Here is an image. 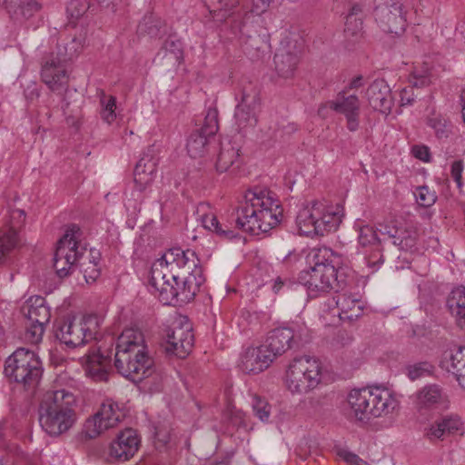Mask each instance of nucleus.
Returning a JSON list of instances; mask_svg holds the SVG:
<instances>
[{
  "label": "nucleus",
  "instance_id": "obj_22",
  "mask_svg": "<svg viewBox=\"0 0 465 465\" xmlns=\"http://www.w3.org/2000/svg\"><path fill=\"white\" fill-rule=\"evenodd\" d=\"M354 228L358 232V242L365 248L371 247L373 253L367 258V263L370 267L376 270L380 264L383 262V256L381 251V240L372 226L363 224L362 222L357 221Z\"/></svg>",
  "mask_w": 465,
  "mask_h": 465
},
{
  "label": "nucleus",
  "instance_id": "obj_39",
  "mask_svg": "<svg viewBox=\"0 0 465 465\" xmlns=\"http://www.w3.org/2000/svg\"><path fill=\"white\" fill-rule=\"evenodd\" d=\"M40 4L36 0H21L10 3L5 8L10 15L15 20H27L39 12Z\"/></svg>",
  "mask_w": 465,
  "mask_h": 465
},
{
  "label": "nucleus",
  "instance_id": "obj_51",
  "mask_svg": "<svg viewBox=\"0 0 465 465\" xmlns=\"http://www.w3.org/2000/svg\"><path fill=\"white\" fill-rule=\"evenodd\" d=\"M90 7L87 0H71L66 7L67 14L72 18H79L82 16Z\"/></svg>",
  "mask_w": 465,
  "mask_h": 465
},
{
  "label": "nucleus",
  "instance_id": "obj_37",
  "mask_svg": "<svg viewBox=\"0 0 465 465\" xmlns=\"http://www.w3.org/2000/svg\"><path fill=\"white\" fill-rule=\"evenodd\" d=\"M361 11L360 5H354L346 16L344 35L346 40L352 45L360 41L363 35L362 20L357 17V15L361 13Z\"/></svg>",
  "mask_w": 465,
  "mask_h": 465
},
{
  "label": "nucleus",
  "instance_id": "obj_12",
  "mask_svg": "<svg viewBox=\"0 0 465 465\" xmlns=\"http://www.w3.org/2000/svg\"><path fill=\"white\" fill-rule=\"evenodd\" d=\"M124 417V408L112 399H106L99 410L85 420L83 431L88 439H94L104 431L116 427Z\"/></svg>",
  "mask_w": 465,
  "mask_h": 465
},
{
  "label": "nucleus",
  "instance_id": "obj_56",
  "mask_svg": "<svg viewBox=\"0 0 465 465\" xmlns=\"http://www.w3.org/2000/svg\"><path fill=\"white\" fill-rule=\"evenodd\" d=\"M164 56L168 54L173 55L175 60H178L182 56V45L179 40L167 39L163 46Z\"/></svg>",
  "mask_w": 465,
  "mask_h": 465
},
{
  "label": "nucleus",
  "instance_id": "obj_41",
  "mask_svg": "<svg viewBox=\"0 0 465 465\" xmlns=\"http://www.w3.org/2000/svg\"><path fill=\"white\" fill-rule=\"evenodd\" d=\"M210 136L205 135L204 134L194 131L193 132L188 139L186 143V149L189 155L192 158H198L204 155L207 148V144L209 143Z\"/></svg>",
  "mask_w": 465,
  "mask_h": 465
},
{
  "label": "nucleus",
  "instance_id": "obj_27",
  "mask_svg": "<svg viewBox=\"0 0 465 465\" xmlns=\"http://www.w3.org/2000/svg\"><path fill=\"white\" fill-rule=\"evenodd\" d=\"M432 82V74L428 64H423L414 66L410 74V86L401 91V102L402 105H410L415 100L413 88H422L430 85Z\"/></svg>",
  "mask_w": 465,
  "mask_h": 465
},
{
  "label": "nucleus",
  "instance_id": "obj_21",
  "mask_svg": "<svg viewBox=\"0 0 465 465\" xmlns=\"http://www.w3.org/2000/svg\"><path fill=\"white\" fill-rule=\"evenodd\" d=\"M415 408L420 415H426L430 411L448 407V398L442 389L437 384H429L416 392Z\"/></svg>",
  "mask_w": 465,
  "mask_h": 465
},
{
  "label": "nucleus",
  "instance_id": "obj_35",
  "mask_svg": "<svg viewBox=\"0 0 465 465\" xmlns=\"http://www.w3.org/2000/svg\"><path fill=\"white\" fill-rule=\"evenodd\" d=\"M447 307L456 323L465 327V287H458L451 291L447 299Z\"/></svg>",
  "mask_w": 465,
  "mask_h": 465
},
{
  "label": "nucleus",
  "instance_id": "obj_23",
  "mask_svg": "<svg viewBox=\"0 0 465 465\" xmlns=\"http://www.w3.org/2000/svg\"><path fill=\"white\" fill-rule=\"evenodd\" d=\"M273 359L262 344L245 350L240 359L239 367L248 374H257L266 370Z\"/></svg>",
  "mask_w": 465,
  "mask_h": 465
},
{
  "label": "nucleus",
  "instance_id": "obj_48",
  "mask_svg": "<svg viewBox=\"0 0 465 465\" xmlns=\"http://www.w3.org/2000/svg\"><path fill=\"white\" fill-rule=\"evenodd\" d=\"M25 220V213L21 209H15L10 212L9 220L7 222L8 228L4 233H11L14 232L15 237L19 239L18 229L23 226Z\"/></svg>",
  "mask_w": 465,
  "mask_h": 465
},
{
  "label": "nucleus",
  "instance_id": "obj_64",
  "mask_svg": "<svg viewBox=\"0 0 465 465\" xmlns=\"http://www.w3.org/2000/svg\"><path fill=\"white\" fill-rule=\"evenodd\" d=\"M292 282L289 279H282L281 277H277L272 284V291L275 293H278L281 292L284 287L290 288L292 286Z\"/></svg>",
  "mask_w": 465,
  "mask_h": 465
},
{
  "label": "nucleus",
  "instance_id": "obj_5",
  "mask_svg": "<svg viewBox=\"0 0 465 465\" xmlns=\"http://www.w3.org/2000/svg\"><path fill=\"white\" fill-rule=\"evenodd\" d=\"M38 412L43 430L51 437H60L72 430L78 420L76 397L64 389L47 391Z\"/></svg>",
  "mask_w": 465,
  "mask_h": 465
},
{
  "label": "nucleus",
  "instance_id": "obj_55",
  "mask_svg": "<svg viewBox=\"0 0 465 465\" xmlns=\"http://www.w3.org/2000/svg\"><path fill=\"white\" fill-rule=\"evenodd\" d=\"M417 203L423 207L431 206L436 201V195L430 192L427 186L418 188L416 193Z\"/></svg>",
  "mask_w": 465,
  "mask_h": 465
},
{
  "label": "nucleus",
  "instance_id": "obj_29",
  "mask_svg": "<svg viewBox=\"0 0 465 465\" xmlns=\"http://www.w3.org/2000/svg\"><path fill=\"white\" fill-rule=\"evenodd\" d=\"M293 331L290 328H276L268 333L265 341L262 343L273 360L284 353L292 347Z\"/></svg>",
  "mask_w": 465,
  "mask_h": 465
},
{
  "label": "nucleus",
  "instance_id": "obj_40",
  "mask_svg": "<svg viewBox=\"0 0 465 465\" xmlns=\"http://www.w3.org/2000/svg\"><path fill=\"white\" fill-rule=\"evenodd\" d=\"M137 30L141 35H148L152 38H160L166 34V25L160 17L150 14L143 16Z\"/></svg>",
  "mask_w": 465,
  "mask_h": 465
},
{
  "label": "nucleus",
  "instance_id": "obj_57",
  "mask_svg": "<svg viewBox=\"0 0 465 465\" xmlns=\"http://www.w3.org/2000/svg\"><path fill=\"white\" fill-rule=\"evenodd\" d=\"M337 455L349 465H368V463L361 459L357 454L346 449H339L337 450Z\"/></svg>",
  "mask_w": 465,
  "mask_h": 465
},
{
  "label": "nucleus",
  "instance_id": "obj_61",
  "mask_svg": "<svg viewBox=\"0 0 465 465\" xmlns=\"http://www.w3.org/2000/svg\"><path fill=\"white\" fill-rule=\"evenodd\" d=\"M353 340L354 338L352 334L346 330L339 331L335 337L336 343L341 347L350 345L353 341Z\"/></svg>",
  "mask_w": 465,
  "mask_h": 465
},
{
  "label": "nucleus",
  "instance_id": "obj_17",
  "mask_svg": "<svg viewBox=\"0 0 465 465\" xmlns=\"http://www.w3.org/2000/svg\"><path fill=\"white\" fill-rule=\"evenodd\" d=\"M376 19L384 31L400 35L404 32L406 19L402 14L401 0H385L375 10Z\"/></svg>",
  "mask_w": 465,
  "mask_h": 465
},
{
  "label": "nucleus",
  "instance_id": "obj_62",
  "mask_svg": "<svg viewBox=\"0 0 465 465\" xmlns=\"http://www.w3.org/2000/svg\"><path fill=\"white\" fill-rule=\"evenodd\" d=\"M271 0H253L251 5V13L261 15L269 6Z\"/></svg>",
  "mask_w": 465,
  "mask_h": 465
},
{
  "label": "nucleus",
  "instance_id": "obj_25",
  "mask_svg": "<svg viewBox=\"0 0 465 465\" xmlns=\"http://www.w3.org/2000/svg\"><path fill=\"white\" fill-rule=\"evenodd\" d=\"M369 104L381 114H390L393 101L389 84L383 79L374 80L366 91Z\"/></svg>",
  "mask_w": 465,
  "mask_h": 465
},
{
  "label": "nucleus",
  "instance_id": "obj_8",
  "mask_svg": "<svg viewBox=\"0 0 465 465\" xmlns=\"http://www.w3.org/2000/svg\"><path fill=\"white\" fill-rule=\"evenodd\" d=\"M4 372L10 381L34 388L43 373L42 362L34 351L18 348L6 359Z\"/></svg>",
  "mask_w": 465,
  "mask_h": 465
},
{
  "label": "nucleus",
  "instance_id": "obj_4",
  "mask_svg": "<svg viewBox=\"0 0 465 465\" xmlns=\"http://www.w3.org/2000/svg\"><path fill=\"white\" fill-rule=\"evenodd\" d=\"M311 264L299 274V282L304 285L310 296L315 297L331 290L342 289L346 285L343 269L337 268L339 257L329 248L312 249L306 256Z\"/></svg>",
  "mask_w": 465,
  "mask_h": 465
},
{
  "label": "nucleus",
  "instance_id": "obj_11",
  "mask_svg": "<svg viewBox=\"0 0 465 465\" xmlns=\"http://www.w3.org/2000/svg\"><path fill=\"white\" fill-rule=\"evenodd\" d=\"M97 327L95 316L67 318L56 327L55 336L67 347L75 348L94 339Z\"/></svg>",
  "mask_w": 465,
  "mask_h": 465
},
{
  "label": "nucleus",
  "instance_id": "obj_30",
  "mask_svg": "<svg viewBox=\"0 0 465 465\" xmlns=\"http://www.w3.org/2000/svg\"><path fill=\"white\" fill-rule=\"evenodd\" d=\"M338 309V315L341 321L352 322L361 316L364 302L356 295L340 293L333 298Z\"/></svg>",
  "mask_w": 465,
  "mask_h": 465
},
{
  "label": "nucleus",
  "instance_id": "obj_63",
  "mask_svg": "<svg viewBox=\"0 0 465 465\" xmlns=\"http://www.w3.org/2000/svg\"><path fill=\"white\" fill-rule=\"evenodd\" d=\"M412 153L414 156L423 162L430 161V151L427 146L424 145H415L412 148Z\"/></svg>",
  "mask_w": 465,
  "mask_h": 465
},
{
  "label": "nucleus",
  "instance_id": "obj_31",
  "mask_svg": "<svg viewBox=\"0 0 465 465\" xmlns=\"http://www.w3.org/2000/svg\"><path fill=\"white\" fill-rule=\"evenodd\" d=\"M209 209V204L204 203H200L197 207V213L203 226L220 237L225 239L235 238L237 232L228 224L221 223L213 213L208 212Z\"/></svg>",
  "mask_w": 465,
  "mask_h": 465
},
{
  "label": "nucleus",
  "instance_id": "obj_19",
  "mask_svg": "<svg viewBox=\"0 0 465 465\" xmlns=\"http://www.w3.org/2000/svg\"><path fill=\"white\" fill-rule=\"evenodd\" d=\"M462 433L463 423L457 414L440 416L424 429V437L433 443Z\"/></svg>",
  "mask_w": 465,
  "mask_h": 465
},
{
  "label": "nucleus",
  "instance_id": "obj_2",
  "mask_svg": "<svg viewBox=\"0 0 465 465\" xmlns=\"http://www.w3.org/2000/svg\"><path fill=\"white\" fill-rule=\"evenodd\" d=\"M245 203L237 210L236 226L254 235L267 232L277 226L282 217V209L275 194L255 187L245 193Z\"/></svg>",
  "mask_w": 465,
  "mask_h": 465
},
{
  "label": "nucleus",
  "instance_id": "obj_1",
  "mask_svg": "<svg viewBox=\"0 0 465 465\" xmlns=\"http://www.w3.org/2000/svg\"><path fill=\"white\" fill-rule=\"evenodd\" d=\"M204 282L200 261L191 250L170 249L151 266L150 287L166 305L191 302Z\"/></svg>",
  "mask_w": 465,
  "mask_h": 465
},
{
  "label": "nucleus",
  "instance_id": "obj_3",
  "mask_svg": "<svg viewBox=\"0 0 465 465\" xmlns=\"http://www.w3.org/2000/svg\"><path fill=\"white\" fill-rule=\"evenodd\" d=\"M114 366L118 372L133 382H139L153 372V361L148 355L143 334L127 328L118 337Z\"/></svg>",
  "mask_w": 465,
  "mask_h": 465
},
{
  "label": "nucleus",
  "instance_id": "obj_60",
  "mask_svg": "<svg viewBox=\"0 0 465 465\" xmlns=\"http://www.w3.org/2000/svg\"><path fill=\"white\" fill-rule=\"evenodd\" d=\"M78 245L79 250L84 253L83 255L84 258L82 259L83 261H84L85 259L87 262L97 263V265H99L100 252L94 249H90L87 252L86 249L81 244V238L78 241Z\"/></svg>",
  "mask_w": 465,
  "mask_h": 465
},
{
  "label": "nucleus",
  "instance_id": "obj_20",
  "mask_svg": "<svg viewBox=\"0 0 465 465\" xmlns=\"http://www.w3.org/2000/svg\"><path fill=\"white\" fill-rule=\"evenodd\" d=\"M331 109L346 118V126L355 132L360 126L361 103L357 95H346V91L339 93L335 100L329 102Z\"/></svg>",
  "mask_w": 465,
  "mask_h": 465
},
{
  "label": "nucleus",
  "instance_id": "obj_53",
  "mask_svg": "<svg viewBox=\"0 0 465 465\" xmlns=\"http://www.w3.org/2000/svg\"><path fill=\"white\" fill-rule=\"evenodd\" d=\"M400 223L396 220H389L384 223H379L378 231L381 235L387 236L388 239H391L392 242L398 233Z\"/></svg>",
  "mask_w": 465,
  "mask_h": 465
},
{
  "label": "nucleus",
  "instance_id": "obj_7",
  "mask_svg": "<svg viewBox=\"0 0 465 465\" xmlns=\"http://www.w3.org/2000/svg\"><path fill=\"white\" fill-rule=\"evenodd\" d=\"M320 361L310 356L294 358L285 371V385L292 394H304L314 390L322 381Z\"/></svg>",
  "mask_w": 465,
  "mask_h": 465
},
{
  "label": "nucleus",
  "instance_id": "obj_10",
  "mask_svg": "<svg viewBox=\"0 0 465 465\" xmlns=\"http://www.w3.org/2000/svg\"><path fill=\"white\" fill-rule=\"evenodd\" d=\"M82 232L76 224L70 225L64 236L59 240L54 257V267L59 277H65L70 271L77 266V262L84 257L79 250L78 241Z\"/></svg>",
  "mask_w": 465,
  "mask_h": 465
},
{
  "label": "nucleus",
  "instance_id": "obj_15",
  "mask_svg": "<svg viewBox=\"0 0 465 465\" xmlns=\"http://www.w3.org/2000/svg\"><path fill=\"white\" fill-rule=\"evenodd\" d=\"M216 22H223L232 15V25H236L251 15V6L246 0H203Z\"/></svg>",
  "mask_w": 465,
  "mask_h": 465
},
{
  "label": "nucleus",
  "instance_id": "obj_32",
  "mask_svg": "<svg viewBox=\"0 0 465 465\" xmlns=\"http://www.w3.org/2000/svg\"><path fill=\"white\" fill-rule=\"evenodd\" d=\"M321 209L317 208V202L302 208L296 216V224L300 232L305 235L318 234V219Z\"/></svg>",
  "mask_w": 465,
  "mask_h": 465
},
{
  "label": "nucleus",
  "instance_id": "obj_47",
  "mask_svg": "<svg viewBox=\"0 0 465 465\" xmlns=\"http://www.w3.org/2000/svg\"><path fill=\"white\" fill-rule=\"evenodd\" d=\"M254 415L262 421H268L271 415V405L262 398L254 395L252 401Z\"/></svg>",
  "mask_w": 465,
  "mask_h": 465
},
{
  "label": "nucleus",
  "instance_id": "obj_49",
  "mask_svg": "<svg viewBox=\"0 0 465 465\" xmlns=\"http://www.w3.org/2000/svg\"><path fill=\"white\" fill-rule=\"evenodd\" d=\"M77 266L84 273L86 282H94L100 276V267L97 263L87 262L85 260L78 261Z\"/></svg>",
  "mask_w": 465,
  "mask_h": 465
},
{
  "label": "nucleus",
  "instance_id": "obj_24",
  "mask_svg": "<svg viewBox=\"0 0 465 465\" xmlns=\"http://www.w3.org/2000/svg\"><path fill=\"white\" fill-rule=\"evenodd\" d=\"M140 440L137 432L129 428L121 431L110 446V455L120 461L128 460L138 450Z\"/></svg>",
  "mask_w": 465,
  "mask_h": 465
},
{
  "label": "nucleus",
  "instance_id": "obj_36",
  "mask_svg": "<svg viewBox=\"0 0 465 465\" xmlns=\"http://www.w3.org/2000/svg\"><path fill=\"white\" fill-rule=\"evenodd\" d=\"M85 42V34L75 35L62 45H58L54 55L64 64L76 58L83 50Z\"/></svg>",
  "mask_w": 465,
  "mask_h": 465
},
{
  "label": "nucleus",
  "instance_id": "obj_9",
  "mask_svg": "<svg viewBox=\"0 0 465 465\" xmlns=\"http://www.w3.org/2000/svg\"><path fill=\"white\" fill-rule=\"evenodd\" d=\"M235 100L233 117L237 128L239 131L253 128L262 107L258 87L251 82L242 84L235 93Z\"/></svg>",
  "mask_w": 465,
  "mask_h": 465
},
{
  "label": "nucleus",
  "instance_id": "obj_26",
  "mask_svg": "<svg viewBox=\"0 0 465 465\" xmlns=\"http://www.w3.org/2000/svg\"><path fill=\"white\" fill-rule=\"evenodd\" d=\"M259 15L251 14L245 19L236 25H232V34L239 38L241 43L245 46L246 50H260L262 41L257 33L255 19Z\"/></svg>",
  "mask_w": 465,
  "mask_h": 465
},
{
  "label": "nucleus",
  "instance_id": "obj_44",
  "mask_svg": "<svg viewBox=\"0 0 465 465\" xmlns=\"http://www.w3.org/2000/svg\"><path fill=\"white\" fill-rule=\"evenodd\" d=\"M417 233L414 230L400 225L393 244L398 246L401 250H409L415 245Z\"/></svg>",
  "mask_w": 465,
  "mask_h": 465
},
{
  "label": "nucleus",
  "instance_id": "obj_45",
  "mask_svg": "<svg viewBox=\"0 0 465 465\" xmlns=\"http://www.w3.org/2000/svg\"><path fill=\"white\" fill-rule=\"evenodd\" d=\"M218 129V111L214 108H209L206 112L203 124L198 131L212 137L217 133Z\"/></svg>",
  "mask_w": 465,
  "mask_h": 465
},
{
  "label": "nucleus",
  "instance_id": "obj_50",
  "mask_svg": "<svg viewBox=\"0 0 465 465\" xmlns=\"http://www.w3.org/2000/svg\"><path fill=\"white\" fill-rule=\"evenodd\" d=\"M431 368L432 366L429 362H418L407 367V374L411 381H415L430 373Z\"/></svg>",
  "mask_w": 465,
  "mask_h": 465
},
{
  "label": "nucleus",
  "instance_id": "obj_33",
  "mask_svg": "<svg viewBox=\"0 0 465 465\" xmlns=\"http://www.w3.org/2000/svg\"><path fill=\"white\" fill-rule=\"evenodd\" d=\"M441 364L460 382V376L465 371V346L454 347L446 351Z\"/></svg>",
  "mask_w": 465,
  "mask_h": 465
},
{
  "label": "nucleus",
  "instance_id": "obj_54",
  "mask_svg": "<svg viewBox=\"0 0 465 465\" xmlns=\"http://www.w3.org/2000/svg\"><path fill=\"white\" fill-rule=\"evenodd\" d=\"M45 325V324H36V322H30V324L26 327L25 339L31 343H38L43 338Z\"/></svg>",
  "mask_w": 465,
  "mask_h": 465
},
{
  "label": "nucleus",
  "instance_id": "obj_46",
  "mask_svg": "<svg viewBox=\"0 0 465 465\" xmlns=\"http://www.w3.org/2000/svg\"><path fill=\"white\" fill-rule=\"evenodd\" d=\"M101 116L108 124H111L116 117V99L114 96H106L103 94L101 100Z\"/></svg>",
  "mask_w": 465,
  "mask_h": 465
},
{
  "label": "nucleus",
  "instance_id": "obj_16",
  "mask_svg": "<svg viewBox=\"0 0 465 465\" xmlns=\"http://www.w3.org/2000/svg\"><path fill=\"white\" fill-rule=\"evenodd\" d=\"M160 150L156 145L149 146L134 168V183L140 192H144L154 181L160 162Z\"/></svg>",
  "mask_w": 465,
  "mask_h": 465
},
{
  "label": "nucleus",
  "instance_id": "obj_38",
  "mask_svg": "<svg viewBox=\"0 0 465 465\" xmlns=\"http://www.w3.org/2000/svg\"><path fill=\"white\" fill-rule=\"evenodd\" d=\"M317 208L321 209L316 227L318 228V234L323 235L324 233L335 231L341 223V216L338 213L321 202H317Z\"/></svg>",
  "mask_w": 465,
  "mask_h": 465
},
{
  "label": "nucleus",
  "instance_id": "obj_34",
  "mask_svg": "<svg viewBox=\"0 0 465 465\" xmlns=\"http://www.w3.org/2000/svg\"><path fill=\"white\" fill-rule=\"evenodd\" d=\"M25 314L29 322L36 324H46L51 317L50 309L42 296L31 297L28 300Z\"/></svg>",
  "mask_w": 465,
  "mask_h": 465
},
{
  "label": "nucleus",
  "instance_id": "obj_28",
  "mask_svg": "<svg viewBox=\"0 0 465 465\" xmlns=\"http://www.w3.org/2000/svg\"><path fill=\"white\" fill-rule=\"evenodd\" d=\"M111 359L103 355L99 350H92L86 355L84 363L85 373L95 381H107Z\"/></svg>",
  "mask_w": 465,
  "mask_h": 465
},
{
  "label": "nucleus",
  "instance_id": "obj_58",
  "mask_svg": "<svg viewBox=\"0 0 465 465\" xmlns=\"http://www.w3.org/2000/svg\"><path fill=\"white\" fill-rule=\"evenodd\" d=\"M230 424L233 428H236L237 430H243L246 431L249 427L248 423L246 422V418H245L244 413L240 411H237L232 414V416L230 418Z\"/></svg>",
  "mask_w": 465,
  "mask_h": 465
},
{
  "label": "nucleus",
  "instance_id": "obj_18",
  "mask_svg": "<svg viewBox=\"0 0 465 465\" xmlns=\"http://www.w3.org/2000/svg\"><path fill=\"white\" fill-rule=\"evenodd\" d=\"M41 78L52 92L61 94L67 90L66 64L57 58L54 54H51L42 64Z\"/></svg>",
  "mask_w": 465,
  "mask_h": 465
},
{
  "label": "nucleus",
  "instance_id": "obj_6",
  "mask_svg": "<svg viewBox=\"0 0 465 465\" xmlns=\"http://www.w3.org/2000/svg\"><path fill=\"white\" fill-rule=\"evenodd\" d=\"M347 401L349 415L360 421L388 414L397 404L390 391L380 386L354 389L348 394Z\"/></svg>",
  "mask_w": 465,
  "mask_h": 465
},
{
  "label": "nucleus",
  "instance_id": "obj_14",
  "mask_svg": "<svg viewBox=\"0 0 465 465\" xmlns=\"http://www.w3.org/2000/svg\"><path fill=\"white\" fill-rule=\"evenodd\" d=\"M302 48V40L295 35L281 42V47L274 55L275 71L280 77L289 79L294 76Z\"/></svg>",
  "mask_w": 465,
  "mask_h": 465
},
{
  "label": "nucleus",
  "instance_id": "obj_13",
  "mask_svg": "<svg viewBox=\"0 0 465 465\" xmlns=\"http://www.w3.org/2000/svg\"><path fill=\"white\" fill-rule=\"evenodd\" d=\"M193 327L187 317L181 316L166 331L163 349L168 355L185 358L193 347Z\"/></svg>",
  "mask_w": 465,
  "mask_h": 465
},
{
  "label": "nucleus",
  "instance_id": "obj_59",
  "mask_svg": "<svg viewBox=\"0 0 465 465\" xmlns=\"http://www.w3.org/2000/svg\"><path fill=\"white\" fill-rule=\"evenodd\" d=\"M463 167L462 160L454 161L451 164L450 174L459 187L462 184Z\"/></svg>",
  "mask_w": 465,
  "mask_h": 465
},
{
  "label": "nucleus",
  "instance_id": "obj_52",
  "mask_svg": "<svg viewBox=\"0 0 465 465\" xmlns=\"http://www.w3.org/2000/svg\"><path fill=\"white\" fill-rule=\"evenodd\" d=\"M428 124L435 131L438 138H446L449 135L447 129V121L440 116H434L428 120Z\"/></svg>",
  "mask_w": 465,
  "mask_h": 465
},
{
  "label": "nucleus",
  "instance_id": "obj_43",
  "mask_svg": "<svg viewBox=\"0 0 465 465\" xmlns=\"http://www.w3.org/2000/svg\"><path fill=\"white\" fill-rule=\"evenodd\" d=\"M20 239L15 237V233H2L0 236V266L6 264L11 252L19 244Z\"/></svg>",
  "mask_w": 465,
  "mask_h": 465
},
{
  "label": "nucleus",
  "instance_id": "obj_42",
  "mask_svg": "<svg viewBox=\"0 0 465 465\" xmlns=\"http://www.w3.org/2000/svg\"><path fill=\"white\" fill-rule=\"evenodd\" d=\"M238 156V149L235 148L231 143H222L216 161L217 172H227L236 161Z\"/></svg>",
  "mask_w": 465,
  "mask_h": 465
}]
</instances>
